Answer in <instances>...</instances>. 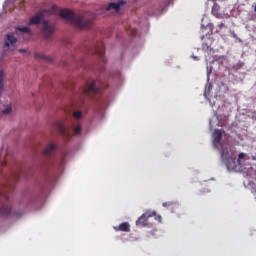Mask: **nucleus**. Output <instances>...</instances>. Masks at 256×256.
<instances>
[{
	"instance_id": "nucleus-1",
	"label": "nucleus",
	"mask_w": 256,
	"mask_h": 256,
	"mask_svg": "<svg viewBox=\"0 0 256 256\" xmlns=\"http://www.w3.org/2000/svg\"><path fill=\"white\" fill-rule=\"evenodd\" d=\"M60 17L71 23L76 29H89L93 25V17H89L87 14H75L70 9L61 10Z\"/></svg>"
},
{
	"instance_id": "nucleus-2",
	"label": "nucleus",
	"mask_w": 256,
	"mask_h": 256,
	"mask_svg": "<svg viewBox=\"0 0 256 256\" xmlns=\"http://www.w3.org/2000/svg\"><path fill=\"white\" fill-rule=\"evenodd\" d=\"M45 18V12H39L30 19V25H39L42 22L41 31L43 35H45L46 39H49L53 33H55V27L53 25H49L47 20H43Z\"/></svg>"
},
{
	"instance_id": "nucleus-3",
	"label": "nucleus",
	"mask_w": 256,
	"mask_h": 256,
	"mask_svg": "<svg viewBox=\"0 0 256 256\" xmlns=\"http://www.w3.org/2000/svg\"><path fill=\"white\" fill-rule=\"evenodd\" d=\"M107 89V84L101 80L96 79L91 82H87L86 87L82 89L83 95H101V91Z\"/></svg>"
},
{
	"instance_id": "nucleus-4",
	"label": "nucleus",
	"mask_w": 256,
	"mask_h": 256,
	"mask_svg": "<svg viewBox=\"0 0 256 256\" xmlns=\"http://www.w3.org/2000/svg\"><path fill=\"white\" fill-rule=\"evenodd\" d=\"M19 172L12 174L8 179L6 184L0 190V197H3L5 201H9V193H13L15 189V183L19 181Z\"/></svg>"
},
{
	"instance_id": "nucleus-5",
	"label": "nucleus",
	"mask_w": 256,
	"mask_h": 256,
	"mask_svg": "<svg viewBox=\"0 0 256 256\" xmlns=\"http://www.w3.org/2000/svg\"><path fill=\"white\" fill-rule=\"evenodd\" d=\"M244 185L251 190L256 199V170L249 168L246 172Z\"/></svg>"
},
{
	"instance_id": "nucleus-6",
	"label": "nucleus",
	"mask_w": 256,
	"mask_h": 256,
	"mask_svg": "<svg viewBox=\"0 0 256 256\" xmlns=\"http://www.w3.org/2000/svg\"><path fill=\"white\" fill-rule=\"evenodd\" d=\"M17 43V38L13 36V34H6V38L4 40L3 54L11 53L16 49L15 44Z\"/></svg>"
},
{
	"instance_id": "nucleus-7",
	"label": "nucleus",
	"mask_w": 256,
	"mask_h": 256,
	"mask_svg": "<svg viewBox=\"0 0 256 256\" xmlns=\"http://www.w3.org/2000/svg\"><path fill=\"white\" fill-rule=\"evenodd\" d=\"M155 216V211L147 210L144 212L137 220L136 225L137 227H148L149 220Z\"/></svg>"
},
{
	"instance_id": "nucleus-8",
	"label": "nucleus",
	"mask_w": 256,
	"mask_h": 256,
	"mask_svg": "<svg viewBox=\"0 0 256 256\" xmlns=\"http://www.w3.org/2000/svg\"><path fill=\"white\" fill-rule=\"evenodd\" d=\"M92 55H98L99 61L105 63V44L102 42L96 44L90 49Z\"/></svg>"
},
{
	"instance_id": "nucleus-9",
	"label": "nucleus",
	"mask_w": 256,
	"mask_h": 256,
	"mask_svg": "<svg viewBox=\"0 0 256 256\" xmlns=\"http://www.w3.org/2000/svg\"><path fill=\"white\" fill-rule=\"evenodd\" d=\"M56 129L58 133H60V135L63 137V139H71L73 134L71 133V130L69 128H65L63 123H56Z\"/></svg>"
},
{
	"instance_id": "nucleus-10",
	"label": "nucleus",
	"mask_w": 256,
	"mask_h": 256,
	"mask_svg": "<svg viewBox=\"0 0 256 256\" xmlns=\"http://www.w3.org/2000/svg\"><path fill=\"white\" fill-rule=\"evenodd\" d=\"M122 5H125V1L121 0L118 2H111L106 6V11H111V9L113 11H115L116 13H119V11L121 10Z\"/></svg>"
},
{
	"instance_id": "nucleus-11",
	"label": "nucleus",
	"mask_w": 256,
	"mask_h": 256,
	"mask_svg": "<svg viewBox=\"0 0 256 256\" xmlns=\"http://www.w3.org/2000/svg\"><path fill=\"white\" fill-rule=\"evenodd\" d=\"M115 231H123L124 233H130L131 232V225L129 222H123L119 224V226H114Z\"/></svg>"
},
{
	"instance_id": "nucleus-12",
	"label": "nucleus",
	"mask_w": 256,
	"mask_h": 256,
	"mask_svg": "<svg viewBox=\"0 0 256 256\" xmlns=\"http://www.w3.org/2000/svg\"><path fill=\"white\" fill-rule=\"evenodd\" d=\"M222 137H223V133L221 132V130L214 131V133H213L214 147H217V145H219L221 143Z\"/></svg>"
},
{
	"instance_id": "nucleus-13",
	"label": "nucleus",
	"mask_w": 256,
	"mask_h": 256,
	"mask_svg": "<svg viewBox=\"0 0 256 256\" xmlns=\"http://www.w3.org/2000/svg\"><path fill=\"white\" fill-rule=\"evenodd\" d=\"M53 151H55V144H48L43 151L44 157H49Z\"/></svg>"
},
{
	"instance_id": "nucleus-14",
	"label": "nucleus",
	"mask_w": 256,
	"mask_h": 256,
	"mask_svg": "<svg viewBox=\"0 0 256 256\" xmlns=\"http://www.w3.org/2000/svg\"><path fill=\"white\" fill-rule=\"evenodd\" d=\"M219 4L214 3L213 7H212V15H214V17H216V19H221V13H219Z\"/></svg>"
},
{
	"instance_id": "nucleus-15",
	"label": "nucleus",
	"mask_w": 256,
	"mask_h": 256,
	"mask_svg": "<svg viewBox=\"0 0 256 256\" xmlns=\"http://www.w3.org/2000/svg\"><path fill=\"white\" fill-rule=\"evenodd\" d=\"M9 213H11V206L10 205H3L0 208V215L1 216H7V215H9Z\"/></svg>"
},
{
	"instance_id": "nucleus-16",
	"label": "nucleus",
	"mask_w": 256,
	"mask_h": 256,
	"mask_svg": "<svg viewBox=\"0 0 256 256\" xmlns=\"http://www.w3.org/2000/svg\"><path fill=\"white\" fill-rule=\"evenodd\" d=\"M35 59H42L43 61H51V58L42 53H35Z\"/></svg>"
},
{
	"instance_id": "nucleus-17",
	"label": "nucleus",
	"mask_w": 256,
	"mask_h": 256,
	"mask_svg": "<svg viewBox=\"0 0 256 256\" xmlns=\"http://www.w3.org/2000/svg\"><path fill=\"white\" fill-rule=\"evenodd\" d=\"M246 19L247 21H255L256 20L255 12L253 11L248 12Z\"/></svg>"
},
{
	"instance_id": "nucleus-18",
	"label": "nucleus",
	"mask_w": 256,
	"mask_h": 256,
	"mask_svg": "<svg viewBox=\"0 0 256 256\" xmlns=\"http://www.w3.org/2000/svg\"><path fill=\"white\" fill-rule=\"evenodd\" d=\"M221 155L223 159H229V149L227 148H222L221 149Z\"/></svg>"
},
{
	"instance_id": "nucleus-19",
	"label": "nucleus",
	"mask_w": 256,
	"mask_h": 256,
	"mask_svg": "<svg viewBox=\"0 0 256 256\" xmlns=\"http://www.w3.org/2000/svg\"><path fill=\"white\" fill-rule=\"evenodd\" d=\"M81 125L73 126V135H81Z\"/></svg>"
},
{
	"instance_id": "nucleus-20",
	"label": "nucleus",
	"mask_w": 256,
	"mask_h": 256,
	"mask_svg": "<svg viewBox=\"0 0 256 256\" xmlns=\"http://www.w3.org/2000/svg\"><path fill=\"white\" fill-rule=\"evenodd\" d=\"M18 31H21L22 33H31V28L28 26L18 27Z\"/></svg>"
},
{
	"instance_id": "nucleus-21",
	"label": "nucleus",
	"mask_w": 256,
	"mask_h": 256,
	"mask_svg": "<svg viewBox=\"0 0 256 256\" xmlns=\"http://www.w3.org/2000/svg\"><path fill=\"white\" fill-rule=\"evenodd\" d=\"M243 159H245V153L241 152L238 154V159H237L238 165H243Z\"/></svg>"
},
{
	"instance_id": "nucleus-22",
	"label": "nucleus",
	"mask_w": 256,
	"mask_h": 256,
	"mask_svg": "<svg viewBox=\"0 0 256 256\" xmlns=\"http://www.w3.org/2000/svg\"><path fill=\"white\" fill-rule=\"evenodd\" d=\"M3 115H9L11 113V105H7L4 110H2Z\"/></svg>"
},
{
	"instance_id": "nucleus-23",
	"label": "nucleus",
	"mask_w": 256,
	"mask_h": 256,
	"mask_svg": "<svg viewBox=\"0 0 256 256\" xmlns=\"http://www.w3.org/2000/svg\"><path fill=\"white\" fill-rule=\"evenodd\" d=\"M82 116L83 114L81 113V111H76L73 113L74 119H81Z\"/></svg>"
},
{
	"instance_id": "nucleus-24",
	"label": "nucleus",
	"mask_w": 256,
	"mask_h": 256,
	"mask_svg": "<svg viewBox=\"0 0 256 256\" xmlns=\"http://www.w3.org/2000/svg\"><path fill=\"white\" fill-rule=\"evenodd\" d=\"M162 205L166 209H169V207H173L175 205V202H164Z\"/></svg>"
},
{
	"instance_id": "nucleus-25",
	"label": "nucleus",
	"mask_w": 256,
	"mask_h": 256,
	"mask_svg": "<svg viewBox=\"0 0 256 256\" xmlns=\"http://www.w3.org/2000/svg\"><path fill=\"white\" fill-rule=\"evenodd\" d=\"M152 217H154V219L156 220V221H158V223H161V215H157V212H155V215L154 216H152Z\"/></svg>"
},
{
	"instance_id": "nucleus-26",
	"label": "nucleus",
	"mask_w": 256,
	"mask_h": 256,
	"mask_svg": "<svg viewBox=\"0 0 256 256\" xmlns=\"http://www.w3.org/2000/svg\"><path fill=\"white\" fill-rule=\"evenodd\" d=\"M132 35L133 36L137 35V29H132Z\"/></svg>"
},
{
	"instance_id": "nucleus-27",
	"label": "nucleus",
	"mask_w": 256,
	"mask_h": 256,
	"mask_svg": "<svg viewBox=\"0 0 256 256\" xmlns=\"http://www.w3.org/2000/svg\"><path fill=\"white\" fill-rule=\"evenodd\" d=\"M18 51H19V53H26L25 49H19Z\"/></svg>"
},
{
	"instance_id": "nucleus-28",
	"label": "nucleus",
	"mask_w": 256,
	"mask_h": 256,
	"mask_svg": "<svg viewBox=\"0 0 256 256\" xmlns=\"http://www.w3.org/2000/svg\"><path fill=\"white\" fill-rule=\"evenodd\" d=\"M223 25H225V24H223V23H220V24H219V27L221 28V27H223Z\"/></svg>"
},
{
	"instance_id": "nucleus-29",
	"label": "nucleus",
	"mask_w": 256,
	"mask_h": 256,
	"mask_svg": "<svg viewBox=\"0 0 256 256\" xmlns=\"http://www.w3.org/2000/svg\"><path fill=\"white\" fill-rule=\"evenodd\" d=\"M1 165H2V166L4 165L3 162H1Z\"/></svg>"
}]
</instances>
